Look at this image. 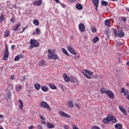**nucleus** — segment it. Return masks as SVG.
Instances as JSON below:
<instances>
[{"mask_svg":"<svg viewBox=\"0 0 129 129\" xmlns=\"http://www.w3.org/2000/svg\"><path fill=\"white\" fill-rule=\"evenodd\" d=\"M48 58L50 60H57L59 58V57H58V55H57L56 54L54 53H52V50L51 49H48Z\"/></svg>","mask_w":129,"mask_h":129,"instance_id":"obj_1","label":"nucleus"},{"mask_svg":"<svg viewBox=\"0 0 129 129\" xmlns=\"http://www.w3.org/2000/svg\"><path fill=\"white\" fill-rule=\"evenodd\" d=\"M114 32V35L115 36V37H119L120 38H122V37H124V33H123V31L122 30H120V31H118L116 30V29H114L113 30Z\"/></svg>","mask_w":129,"mask_h":129,"instance_id":"obj_2","label":"nucleus"},{"mask_svg":"<svg viewBox=\"0 0 129 129\" xmlns=\"http://www.w3.org/2000/svg\"><path fill=\"white\" fill-rule=\"evenodd\" d=\"M30 44L31 45L30 46V48L31 49H33V48L34 47L37 48V47H39V42H38L37 40L35 39H31Z\"/></svg>","mask_w":129,"mask_h":129,"instance_id":"obj_3","label":"nucleus"},{"mask_svg":"<svg viewBox=\"0 0 129 129\" xmlns=\"http://www.w3.org/2000/svg\"><path fill=\"white\" fill-rule=\"evenodd\" d=\"M40 106H41V107H43V108H47V109H48V110H49L50 111L52 110V109H51L50 106H49V105H48V103H47V102L45 101H41L40 102Z\"/></svg>","mask_w":129,"mask_h":129,"instance_id":"obj_4","label":"nucleus"},{"mask_svg":"<svg viewBox=\"0 0 129 129\" xmlns=\"http://www.w3.org/2000/svg\"><path fill=\"white\" fill-rule=\"evenodd\" d=\"M9 58V48L8 45H6V48L4 52V57L3 58L4 61H6Z\"/></svg>","mask_w":129,"mask_h":129,"instance_id":"obj_5","label":"nucleus"},{"mask_svg":"<svg viewBox=\"0 0 129 129\" xmlns=\"http://www.w3.org/2000/svg\"><path fill=\"white\" fill-rule=\"evenodd\" d=\"M106 94H107L108 97H109V98L111 99H113L114 98V94H113V92H111L110 90H107Z\"/></svg>","mask_w":129,"mask_h":129,"instance_id":"obj_6","label":"nucleus"},{"mask_svg":"<svg viewBox=\"0 0 129 129\" xmlns=\"http://www.w3.org/2000/svg\"><path fill=\"white\" fill-rule=\"evenodd\" d=\"M67 49L69 51V52H70L73 55H77V53H76V52H75V50H74V49L73 48V47H72L71 45H69L67 47Z\"/></svg>","mask_w":129,"mask_h":129,"instance_id":"obj_7","label":"nucleus"},{"mask_svg":"<svg viewBox=\"0 0 129 129\" xmlns=\"http://www.w3.org/2000/svg\"><path fill=\"white\" fill-rule=\"evenodd\" d=\"M58 114L60 116H62L63 117H67L68 118H70L71 117V115H68V114L62 111H59Z\"/></svg>","mask_w":129,"mask_h":129,"instance_id":"obj_8","label":"nucleus"},{"mask_svg":"<svg viewBox=\"0 0 129 129\" xmlns=\"http://www.w3.org/2000/svg\"><path fill=\"white\" fill-rule=\"evenodd\" d=\"M79 29L80 32H85V26L83 23H80L79 25Z\"/></svg>","mask_w":129,"mask_h":129,"instance_id":"obj_9","label":"nucleus"},{"mask_svg":"<svg viewBox=\"0 0 129 129\" xmlns=\"http://www.w3.org/2000/svg\"><path fill=\"white\" fill-rule=\"evenodd\" d=\"M70 81L72 82V83H76V84H79V81L78 80L75 78L74 77H71Z\"/></svg>","mask_w":129,"mask_h":129,"instance_id":"obj_10","label":"nucleus"},{"mask_svg":"<svg viewBox=\"0 0 129 129\" xmlns=\"http://www.w3.org/2000/svg\"><path fill=\"white\" fill-rule=\"evenodd\" d=\"M21 27V23L20 22H18L16 24L15 26H14L13 28V31H14L16 32V31H18L19 30V28Z\"/></svg>","mask_w":129,"mask_h":129,"instance_id":"obj_11","label":"nucleus"},{"mask_svg":"<svg viewBox=\"0 0 129 129\" xmlns=\"http://www.w3.org/2000/svg\"><path fill=\"white\" fill-rule=\"evenodd\" d=\"M62 76L66 82H69V81H70L71 78L67 75V74H63Z\"/></svg>","mask_w":129,"mask_h":129,"instance_id":"obj_12","label":"nucleus"},{"mask_svg":"<svg viewBox=\"0 0 129 129\" xmlns=\"http://www.w3.org/2000/svg\"><path fill=\"white\" fill-rule=\"evenodd\" d=\"M43 3L42 2V0H39L35 1L33 3L34 6H37V7H40V5H42Z\"/></svg>","mask_w":129,"mask_h":129,"instance_id":"obj_13","label":"nucleus"},{"mask_svg":"<svg viewBox=\"0 0 129 129\" xmlns=\"http://www.w3.org/2000/svg\"><path fill=\"white\" fill-rule=\"evenodd\" d=\"M103 121L104 123H108V122L110 121V117L109 116H107L106 118L103 119Z\"/></svg>","mask_w":129,"mask_h":129,"instance_id":"obj_14","label":"nucleus"},{"mask_svg":"<svg viewBox=\"0 0 129 129\" xmlns=\"http://www.w3.org/2000/svg\"><path fill=\"white\" fill-rule=\"evenodd\" d=\"M110 121H111L113 123H115V122H117V120L114 116H110Z\"/></svg>","mask_w":129,"mask_h":129,"instance_id":"obj_15","label":"nucleus"},{"mask_svg":"<svg viewBox=\"0 0 129 129\" xmlns=\"http://www.w3.org/2000/svg\"><path fill=\"white\" fill-rule=\"evenodd\" d=\"M41 89L44 92H48L49 91V89L46 86H43L41 87Z\"/></svg>","mask_w":129,"mask_h":129,"instance_id":"obj_16","label":"nucleus"},{"mask_svg":"<svg viewBox=\"0 0 129 129\" xmlns=\"http://www.w3.org/2000/svg\"><path fill=\"white\" fill-rule=\"evenodd\" d=\"M119 108L120 111L121 112H122L123 113H124V114H125V115H126L127 114V113H126V110H125V109L123 108L122 106H119Z\"/></svg>","mask_w":129,"mask_h":129,"instance_id":"obj_17","label":"nucleus"},{"mask_svg":"<svg viewBox=\"0 0 129 129\" xmlns=\"http://www.w3.org/2000/svg\"><path fill=\"white\" fill-rule=\"evenodd\" d=\"M46 126L47 128H54V127H55V125L54 124L49 122L46 123Z\"/></svg>","mask_w":129,"mask_h":129,"instance_id":"obj_18","label":"nucleus"},{"mask_svg":"<svg viewBox=\"0 0 129 129\" xmlns=\"http://www.w3.org/2000/svg\"><path fill=\"white\" fill-rule=\"evenodd\" d=\"M68 103V106H69V107H70L71 108L74 107V104L73 103V102H72V101L69 100Z\"/></svg>","mask_w":129,"mask_h":129,"instance_id":"obj_19","label":"nucleus"},{"mask_svg":"<svg viewBox=\"0 0 129 129\" xmlns=\"http://www.w3.org/2000/svg\"><path fill=\"white\" fill-rule=\"evenodd\" d=\"M115 128L122 129V125L120 123H117L115 125Z\"/></svg>","mask_w":129,"mask_h":129,"instance_id":"obj_20","label":"nucleus"},{"mask_svg":"<svg viewBox=\"0 0 129 129\" xmlns=\"http://www.w3.org/2000/svg\"><path fill=\"white\" fill-rule=\"evenodd\" d=\"M34 87L36 90H40V87H41V85L39 83H35L34 84Z\"/></svg>","mask_w":129,"mask_h":129,"instance_id":"obj_21","label":"nucleus"},{"mask_svg":"<svg viewBox=\"0 0 129 129\" xmlns=\"http://www.w3.org/2000/svg\"><path fill=\"white\" fill-rule=\"evenodd\" d=\"M101 5L104 6V7H108V3L107 2H105L104 1H102L101 2Z\"/></svg>","mask_w":129,"mask_h":129,"instance_id":"obj_22","label":"nucleus"},{"mask_svg":"<svg viewBox=\"0 0 129 129\" xmlns=\"http://www.w3.org/2000/svg\"><path fill=\"white\" fill-rule=\"evenodd\" d=\"M85 72L89 74V75H90L91 76H92L93 75V72H91L89 70H84Z\"/></svg>","mask_w":129,"mask_h":129,"instance_id":"obj_23","label":"nucleus"},{"mask_svg":"<svg viewBox=\"0 0 129 129\" xmlns=\"http://www.w3.org/2000/svg\"><path fill=\"white\" fill-rule=\"evenodd\" d=\"M98 41H99V38L98 37H96L92 39V42L94 44H95V43H97Z\"/></svg>","mask_w":129,"mask_h":129,"instance_id":"obj_24","label":"nucleus"},{"mask_svg":"<svg viewBox=\"0 0 129 129\" xmlns=\"http://www.w3.org/2000/svg\"><path fill=\"white\" fill-rule=\"evenodd\" d=\"M100 91L102 94H103L104 93H106L107 92V91H106V89L104 88H101L100 90Z\"/></svg>","mask_w":129,"mask_h":129,"instance_id":"obj_25","label":"nucleus"},{"mask_svg":"<svg viewBox=\"0 0 129 129\" xmlns=\"http://www.w3.org/2000/svg\"><path fill=\"white\" fill-rule=\"evenodd\" d=\"M61 49H62V52L66 55H67V56H70L68 52H67V50H66L64 48H62Z\"/></svg>","mask_w":129,"mask_h":129,"instance_id":"obj_26","label":"nucleus"},{"mask_svg":"<svg viewBox=\"0 0 129 129\" xmlns=\"http://www.w3.org/2000/svg\"><path fill=\"white\" fill-rule=\"evenodd\" d=\"M76 8L77 9H78V10H82V9H83V7L82 6V5L80 4H77Z\"/></svg>","mask_w":129,"mask_h":129,"instance_id":"obj_27","label":"nucleus"},{"mask_svg":"<svg viewBox=\"0 0 129 129\" xmlns=\"http://www.w3.org/2000/svg\"><path fill=\"white\" fill-rule=\"evenodd\" d=\"M105 25L107 27H109L110 26V21H109L108 20H105Z\"/></svg>","mask_w":129,"mask_h":129,"instance_id":"obj_28","label":"nucleus"},{"mask_svg":"<svg viewBox=\"0 0 129 129\" xmlns=\"http://www.w3.org/2000/svg\"><path fill=\"white\" fill-rule=\"evenodd\" d=\"M83 75L86 77V78H87V79H91V76L87 75L86 73L82 72Z\"/></svg>","mask_w":129,"mask_h":129,"instance_id":"obj_29","label":"nucleus"},{"mask_svg":"<svg viewBox=\"0 0 129 129\" xmlns=\"http://www.w3.org/2000/svg\"><path fill=\"white\" fill-rule=\"evenodd\" d=\"M11 33L9 31H6L5 33H4V37L5 38H7V37H9L10 36V34Z\"/></svg>","mask_w":129,"mask_h":129,"instance_id":"obj_30","label":"nucleus"},{"mask_svg":"<svg viewBox=\"0 0 129 129\" xmlns=\"http://www.w3.org/2000/svg\"><path fill=\"white\" fill-rule=\"evenodd\" d=\"M19 102L20 103V104L19 106L20 109H23V107H24V105L23 104V101L20 99Z\"/></svg>","mask_w":129,"mask_h":129,"instance_id":"obj_31","label":"nucleus"},{"mask_svg":"<svg viewBox=\"0 0 129 129\" xmlns=\"http://www.w3.org/2000/svg\"><path fill=\"white\" fill-rule=\"evenodd\" d=\"M45 63H46V61H45V60H42L39 62V66H44V65H45Z\"/></svg>","mask_w":129,"mask_h":129,"instance_id":"obj_32","label":"nucleus"},{"mask_svg":"<svg viewBox=\"0 0 129 129\" xmlns=\"http://www.w3.org/2000/svg\"><path fill=\"white\" fill-rule=\"evenodd\" d=\"M33 24L35 25V26H39V20H38V19H34L33 20Z\"/></svg>","mask_w":129,"mask_h":129,"instance_id":"obj_33","label":"nucleus"},{"mask_svg":"<svg viewBox=\"0 0 129 129\" xmlns=\"http://www.w3.org/2000/svg\"><path fill=\"white\" fill-rule=\"evenodd\" d=\"M93 5H99V0H92Z\"/></svg>","mask_w":129,"mask_h":129,"instance_id":"obj_34","label":"nucleus"},{"mask_svg":"<svg viewBox=\"0 0 129 129\" xmlns=\"http://www.w3.org/2000/svg\"><path fill=\"white\" fill-rule=\"evenodd\" d=\"M5 20V15H2L0 16V23L4 22Z\"/></svg>","mask_w":129,"mask_h":129,"instance_id":"obj_35","label":"nucleus"},{"mask_svg":"<svg viewBox=\"0 0 129 129\" xmlns=\"http://www.w3.org/2000/svg\"><path fill=\"white\" fill-rule=\"evenodd\" d=\"M49 87L51 89H56V86L54 84H49Z\"/></svg>","mask_w":129,"mask_h":129,"instance_id":"obj_36","label":"nucleus"},{"mask_svg":"<svg viewBox=\"0 0 129 129\" xmlns=\"http://www.w3.org/2000/svg\"><path fill=\"white\" fill-rule=\"evenodd\" d=\"M16 90L17 91H21V90H22V86L20 85L18 87H17L16 88Z\"/></svg>","mask_w":129,"mask_h":129,"instance_id":"obj_37","label":"nucleus"},{"mask_svg":"<svg viewBox=\"0 0 129 129\" xmlns=\"http://www.w3.org/2000/svg\"><path fill=\"white\" fill-rule=\"evenodd\" d=\"M36 33L37 35H40V34H41V30H40V29L36 28Z\"/></svg>","mask_w":129,"mask_h":129,"instance_id":"obj_38","label":"nucleus"},{"mask_svg":"<svg viewBox=\"0 0 129 129\" xmlns=\"http://www.w3.org/2000/svg\"><path fill=\"white\" fill-rule=\"evenodd\" d=\"M124 95H125V96H126L129 94V92L128 90H125V92L123 93Z\"/></svg>","mask_w":129,"mask_h":129,"instance_id":"obj_39","label":"nucleus"},{"mask_svg":"<svg viewBox=\"0 0 129 129\" xmlns=\"http://www.w3.org/2000/svg\"><path fill=\"white\" fill-rule=\"evenodd\" d=\"M92 33H96L97 29L96 28L93 27L91 28Z\"/></svg>","mask_w":129,"mask_h":129,"instance_id":"obj_40","label":"nucleus"},{"mask_svg":"<svg viewBox=\"0 0 129 129\" xmlns=\"http://www.w3.org/2000/svg\"><path fill=\"white\" fill-rule=\"evenodd\" d=\"M19 59H20V56L17 55V56L15 57L14 60H15V61H19Z\"/></svg>","mask_w":129,"mask_h":129,"instance_id":"obj_41","label":"nucleus"},{"mask_svg":"<svg viewBox=\"0 0 129 129\" xmlns=\"http://www.w3.org/2000/svg\"><path fill=\"white\" fill-rule=\"evenodd\" d=\"M18 55L19 56L20 59H24V54H18Z\"/></svg>","mask_w":129,"mask_h":129,"instance_id":"obj_42","label":"nucleus"},{"mask_svg":"<svg viewBox=\"0 0 129 129\" xmlns=\"http://www.w3.org/2000/svg\"><path fill=\"white\" fill-rule=\"evenodd\" d=\"M75 105L77 106V108H78L79 109H80V108H81V107H80L78 103H75Z\"/></svg>","mask_w":129,"mask_h":129,"instance_id":"obj_43","label":"nucleus"},{"mask_svg":"<svg viewBox=\"0 0 129 129\" xmlns=\"http://www.w3.org/2000/svg\"><path fill=\"white\" fill-rule=\"evenodd\" d=\"M99 5V4H94V6L95 7H96V11L97 12V11H98V6Z\"/></svg>","mask_w":129,"mask_h":129,"instance_id":"obj_44","label":"nucleus"},{"mask_svg":"<svg viewBox=\"0 0 129 129\" xmlns=\"http://www.w3.org/2000/svg\"><path fill=\"white\" fill-rule=\"evenodd\" d=\"M125 91V89L124 88H121V91L120 92V93H124Z\"/></svg>","mask_w":129,"mask_h":129,"instance_id":"obj_45","label":"nucleus"},{"mask_svg":"<svg viewBox=\"0 0 129 129\" xmlns=\"http://www.w3.org/2000/svg\"><path fill=\"white\" fill-rule=\"evenodd\" d=\"M39 116H40L41 119H42V120H45V117H44V116H43L42 115H39Z\"/></svg>","mask_w":129,"mask_h":129,"instance_id":"obj_46","label":"nucleus"},{"mask_svg":"<svg viewBox=\"0 0 129 129\" xmlns=\"http://www.w3.org/2000/svg\"><path fill=\"white\" fill-rule=\"evenodd\" d=\"M2 118V119H4V115L0 114V119ZM3 122V121H0V123H2Z\"/></svg>","mask_w":129,"mask_h":129,"instance_id":"obj_47","label":"nucleus"},{"mask_svg":"<svg viewBox=\"0 0 129 129\" xmlns=\"http://www.w3.org/2000/svg\"><path fill=\"white\" fill-rule=\"evenodd\" d=\"M63 127L64 129H69V126L66 124L64 125Z\"/></svg>","mask_w":129,"mask_h":129,"instance_id":"obj_48","label":"nucleus"},{"mask_svg":"<svg viewBox=\"0 0 129 129\" xmlns=\"http://www.w3.org/2000/svg\"><path fill=\"white\" fill-rule=\"evenodd\" d=\"M28 26L27 25V26H26L25 27H24V28H23V30H22V33H23V32H24V31H25V30H26V29H27V28H28Z\"/></svg>","mask_w":129,"mask_h":129,"instance_id":"obj_49","label":"nucleus"},{"mask_svg":"<svg viewBox=\"0 0 129 129\" xmlns=\"http://www.w3.org/2000/svg\"><path fill=\"white\" fill-rule=\"evenodd\" d=\"M59 87L61 88V89L62 90H64V88L63 87V85L62 84H59Z\"/></svg>","mask_w":129,"mask_h":129,"instance_id":"obj_50","label":"nucleus"},{"mask_svg":"<svg viewBox=\"0 0 129 129\" xmlns=\"http://www.w3.org/2000/svg\"><path fill=\"white\" fill-rule=\"evenodd\" d=\"M15 20H16V19H15V18H12L11 19V22H12V23H15Z\"/></svg>","mask_w":129,"mask_h":129,"instance_id":"obj_51","label":"nucleus"},{"mask_svg":"<svg viewBox=\"0 0 129 129\" xmlns=\"http://www.w3.org/2000/svg\"><path fill=\"white\" fill-rule=\"evenodd\" d=\"M38 127L39 129H43V126H42L41 125H38Z\"/></svg>","mask_w":129,"mask_h":129,"instance_id":"obj_52","label":"nucleus"},{"mask_svg":"<svg viewBox=\"0 0 129 129\" xmlns=\"http://www.w3.org/2000/svg\"><path fill=\"white\" fill-rule=\"evenodd\" d=\"M98 77V75H95L93 76V78L94 79H95V78H97Z\"/></svg>","mask_w":129,"mask_h":129,"instance_id":"obj_53","label":"nucleus"},{"mask_svg":"<svg viewBox=\"0 0 129 129\" xmlns=\"http://www.w3.org/2000/svg\"><path fill=\"white\" fill-rule=\"evenodd\" d=\"M11 80H14L15 79V76H11Z\"/></svg>","mask_w":129,"mask_h":129,"instance_id":"obj_54","label":"nucleus"},{"mask_svg":"<svg viewBox=\"0 0 129 129\" xmlns=\"http://www.w3.org/2000/svg\"><path fill=\"white\" fill-rule=\"evenodd\" d=\"M122 21L123 22H125V21H126V18H124V17L122 18Z\"/></svg>","mask_w":129,"mask_h":129,"instance_id":"obj_55","label":"nucleus"},{"mask_svg":"<svg viewBox=\"0 0 129 129\" xmlns=\"http://www.w3.org/2000/svg\"><path fill=\"white\" fill-rule=\"evenodd\" d=\"M11 48H12V50H14V49H15V48H16V45H12Z\"/></svg>","mask_w":129,"mask_h":129,"instance_id":"obj_56","label":"nucleus"},{"mask_svg":"<svg viewBox=\"0 0 129 129\" xmlns=\"http://www.w3.org/2000/svg\"><path fill=\"white\" fill-rule=\"evenodd\" d=\"M73 129H79L78 127H77V126H76V125H74L73 126Z\"/></svg>","mask_w":129,"mask_h":129,"instance_id":"obj_57","label":"nucleus"},{"mask_svg":"<svg viewBox=\"0 0 129 129\" xmlns=\"http://www.w3.org/2000/svg\"><path fill=\"white\" fill-rule=\"evenodd\" d=\"M41 124H46V122L45 121H41Z\"/></svg>","mask_w":129,"mask_h":129,"instance_id":"obj_58","label":"nucleus"},{"mask_svg":"<svg viewBox=\"0 0 129 129\" xmlns=\"http://www.w3.org/2000/svg\"><path fill=\"white\" fill-rule=\"evenodd\" d=\"M34 128V125H31L29 127V129H33Z\"/></svg>","mask_w":129,"mask_h":129,"instance_id":"obj_59","label":"nucleus"},{"mask_svg":"<svg viewBox=\"0 0 129 129\" xmlns=\"http://www.w3.org/2000/svg\"><path fill=\"white\" fill-rule=\"evenodd\" d=\"M70 3H74L76 0H69Z\"/></svg>","mask_w":129,"mask_h":129,"instance_id":"obj_60","label":"nucleus"},{"mask_svg":"<svg viewBox=\"0 0 129 129\" xmlns=\"http://www.w3.org/2000/svg\"><path fill=\"white\" fill-rule=\"evenodd\" d=\"M22 78H23V81H25L26 80V77L23 76V77H22Z\"/></svg>","mask_w":129,"mask_h":129,"instance_id":"obj_61","label":"nucleus"},{"mask_svg":"<svg viewBox=\"0 0 129 129\" xmlns=\"http://www.w3.org/2000/svg\"><path fill=\"white\" fill-rule=\"evenodd\" d=\"M84 39H87L88 38V36H87V35H85L84 36Z\"/></svg>","mask_w":129,"mask_h":129,"instance_id":"obj_62","label":"nucleus"},{"mask_svg":"<svg viewBox=\"0 0 129 129\" xmlns=\"http://www.w3.org/2000/svg\"><path fill=\"white\" fill-rule=\"evenodd\" d=\"M126 66H129V62L128 61L126 63Z\"/></svg>","mask_w":129,"mask_h":129,"instance_id":"obj_63","label":"nucleus"},{"mask_svg":"<svg viewBox=\"0 0 129 129\" xmlns=\"http://www.w3.org/2000/svg\"><path fill=\"white\" fill-rule=\"evenodd\" d=\"M126 10L129 12V8H126Z\"/></svg>","mask_w":129,"mask_h":129,"instance_id":"obj_64","label":"nucleus"}]
</instances>
